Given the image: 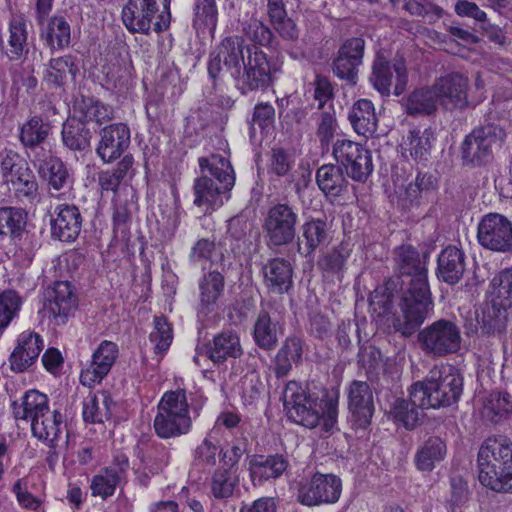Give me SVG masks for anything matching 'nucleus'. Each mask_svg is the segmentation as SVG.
I'll use <instances>...</instances> for the list:
<instances>
[{
	"instance_id": "1",
	"label": "nucleus",
	"mask_w": 512,
	"mask_h": 512,
	"mask_svg": "<svg viewBox=\"0 0 512 512\" xmlns=\"http://www.w3.org/2000/svg\"><path fill=\"white\" fill-rule=\"evenodd\" d=\"M283 404L287 417L296 424L313 429L322 423L325 432L332 431L338 418V397L326 390L307 392L297 382L287 383L283 392Z\"/></svg>"
},
{
	"instance_id": "2",
	"label": "nucleus",
	"mask_w": 512,
	"mask_h": 512,
	"mask_svg": "<svg viewBox=\"0 0 512 512\" xmlns=\"http://www.w3.org/2000/svg\"><path fill=\"white\" fill-rule=\"evenodd\" d=\"M200 175L193 183L194 205L214 211L230 199L235 185L234 169L228 158L211 154L198 159Z\"/></svg>"
},
{
	"instance_id": "3",
	"label": "nucleus",
	"mask_w": 512,
	"mask_h": 512,
	"mask_svg": "<svg viewBox=\"0 0 512 512\" xmlns=\"http://www.w3.org/2000/svg\"><path fill=\"white\" fill-rule=\"evenodd\" d=\"M397 301L400 315L394 317L392 325L403 337L415 334L434 312V301L427 279L399 283L393 298Z\"/></svg>"
},
{
	"instance_id": "4",
	"label": "nucleus",
	"mask_w": 512,
	"mask_h": 512,
	"mask_svg": "<svg viewBox=\"0 0 512 512\" xmlns=\"http://www.w3.org/2000/svg\"><path fill=\"white\" fill-rule=\"evenodd\" d=\"M477 463L482 485L493 491L512 493V443L506 437L486 439L479 449Z\"/></svg>"
},
{
	"instance_id": "5",
	"label": "nucleus",
	"mask_w": 512,
	"mask_h": 512,
	"mask_svg": "<svg viewBox=\"0 0 512 512\" xmlns=\"http://www.w3.org/2000/svg\"><path fill=\"white\" fill-rule=\"evenodd\" d=\"M426 258V255L421 257L419 251L411 245L396 247L394 250L395 275L374 291L371 304L378 305L383 313L390 312L399 283L428 278Z\"/></svg>"
},
{
	"instance_id": "6",
	"label": "nucleus",
	"mask_w": 512,
	"mask_h": 512,
	"mask_svg": "<svg viewBox=\"0 0 512 512\" xmlns=\"http://www.w3.org/2000/svg\"><path fill=\"white\" fill-rule=\"evenodd\" d=\"M418 391L414 397L429 409L455 405L463 394L464 379L453 365H441L431 369L422 380L414 383Z\"/></svg>"
},
{
	"instance_id": "7",
	"label": "nucleus",
	"mask_w": 512,
	"mask_h": 512,
	"mask_svg": "<svg viewBox=\"0 0 512 512\" xmlns=\"http://www.w3.org/2000/svg\"><path fill=\"white\" fill-rule=\"evenodd\" d=\"M154 430L158 437L170 439L187 434L192 427L189 404L183 389L166 391L157 405Z\"/></svg>"
},
{
	"instance_id": "8",
	"label": "nucleus",
	"mask_w": 512,
	"mask_h": 512,
	"mask_svg": "<svg viewBox=\"0 0 512 512\" xmlns=\"http://www.w3.org/2000/svg\"><path fill=\"white\" fill-rule=\"evenodd\" d=\"M281 67L278 56L268 54L256 45H247L244 66L236 83L243 93L266 91L277 81Z\"/></svg>"
},
{
	"instance_id": "9",
	"label": "nucleus",
	"mask_w": 512,
	"mask_h": 512,
	"mask_svg": "<svg viewBox=\"0 0 512 512\" xmlns=\"http://www.w3.org/2000/svg\"><path fill=\"white\" fill-rule=\"evenodd\" d=\"M299 221L297 207L287 202L268 207L262 223L267 247L278 251L294 243Z\"/></svg>"
},
{
	"instance_id": "10",
	"label": "nucleus",
	"mask_w": 512,
	"mask_h": 512,
	"mask_svg": "<svg viewBox=\"0 0 512 512\" xmlns=\"http://www.w3.org/2000/svg\"><path fill=\"white\" fill-rule=\"evenodd\" d=\"M0 175L10 192L21 202L32 203L38 195V183L28 163L12 150L0 154Z\"/></svg>"
},
{
	"instance_id": "11",
	"label": "nucleus",
	"mask_w": 512,
	"mask_h": 512,
	"mask_svg": "<svg viewBox=\"0 0 512 512\" xmlns=\"http://www.w3.org/2000/svg\"><path fill=\"white\" fill-rule=\"evenodd\" d=\"M417 342L426 355L443 358L460 350L461 330L454 321L441 318L420 330Z\"/></svg>"
},
{
	"instance_id": "12",
	"label": "nucleus",
	"mask_w": 512,
	"mask_h": 512,
	"mask_svg": "<svg viewBox=\"0 0 512 512\" xmlns=\"http://www.w3.org/2000/svg\"><path fill=\"white\" fill-rule=\"evenodd\" d=\"M133 454L136 458L133 466L134 483L141 488H148L152 478L163 473L170 464V449L156 440L139 439Z\"/></svg>"
},
{
	"instance_id": "13",
	"label": "nucleus",
	"mask_w": 512,
	"mask_h": 512,
	"mask_svg": "<svg viewBox=\"0 0 512 512\" xmlns=\"http://www.w3.org/2000/svg\"><path fill=\"white\" fill-rule=\"evenodd\" d=\"M342 493V480L332 473L315 472L297 486V501L308 507L335 504Z\"/></svg>"
},
{
	"instance_id": "14",
	"label": "nucleus",
	"mask_w": 512,
	"mask_h": 512,
	"mask_svg": "<svg viewBox=\"0 0 512 512\" xmlns=\"http://www.w3.org/2000/svg\"><path fill=\"white\" fill-rule=\"evenodd\" d=\"M246 44L240 36H228L210 52L207 71L210 79L219 78L223 68L237 82L246 59Z\"/></svg>"
},
{
	"instance_id": "15",
	"label": "nucleus",
	"mask_w": 512,
	"mask_h": 512,
	"mask_svg": "<svg viewBox=\"0 0 512 512\" xmlns=\"http://www.w3.org/2000/svg\"><path fill=\"white\" fill-rule=\"evenodd\" d=\"M333 155L346 176L355 182L366 183L374 171L371 151L357 142L338 139Z\"/></svg>"
},
{
	"instance_id": "16",
	"label": "nucleus",
	"mask_w": 512,
	"mask_h": 512,
	"mask_svg": "<svg viewBox=\"0 0 512 512\" xmlns=\"http://www.w3.org/2000/svg\"><path fill=\"white\" fill-rule=\"evenodd\" d=\"M348 416L347 422L355 432L370 429L375 412L374 395L366 381L353 380L346 388Z\"/></svg>"
},
{
	"instance_id": "17",
	"label": "nucleus",
	"mask_w": 512,
	"mask_h": 512,
	"mask_svg": "<svg viewBox=\"0 0 512 512\" xmlns=\"http://www.w3.org/2000/svg\"><path fill=\"white\" fill-rule=\"evenodd\" d=\"M477 241L486 250L511 254L512 221L496 212L483 215L477 226Z\"/></svg>"
},
{
	"instance_id": "18",
	"label": "nucleus",
	"mask_w": 512,
	"mask_h": 512,
	"mask_svg": "<svg viewBox=\"0 0 512 512\" xmlns=\"http://www.w3.org/2000/svg\"><path fill=\"white\" fill-rule=\"evenodd\" d=\"M393 73H395L396 80L394 94L400 96L405 91L408 83L405 61L391 63L382 53L377 52L372 62L369 82L382 97H388L391 94Z\"/></svg>"
},
{
	"instance_id": "19",
	"label": "nucleus",
	"mask_w": 512,
	"mask_h": 512,
	"mask_svg": "<svg viewBox=\"0 0 512 512\" xmlns=\"http://www.w3.org/2000/svg\"><path fill=\"white\" fill-rule=\"evenodd\" d=\"M253 223L242 214L232 217L228 221L226 235L219 243L221 249L218 262L225 265L231 257L239 258L250 254L252 247Z\"/></svg>"
},
{
	"instance_id": "20",
	"label": "nucleus",
	"mask_w": 512,
	"mask_h": 512,
	"mask_svg": "<svg viewBox=\"0 0 512 512\" xmlns=\"http://www.w3.org/2000/svg\"><path fill=\"white\" fill-rule=\"evenodd\" d=\"M365 45L362 37H351L342 43L332 63V70L336 77L351 85L357 83L359 67L363 64Z\"/></svg>"
},
{
	"instance_id": "21",
	"label": "nucleus",
	"mask_w": 512,
	"mask_h": 512,
	"mask_svg": "<svg viewBox=\"0 0 512 512\" xmlns=\"http://www.w3.org/2000/svg\"><path fill=\"white\" fill-rule=\"evenodd\" d=\"M497 140L494 130H471L461 144L463 165L481 167L492 158V146Z\"/></svg>"
},
{
	"instance_id": "22",
	"label": "nucleus",
	"mask_w": 512,
	"mask_h": 512,
	"mask_svg": "<svg viewBox=\"0 0 512 512\" xmlns=\"http://www.w3.org/2000/svg\"><path fill=\"white\" fill-rule=\"evenodd\" d=\"M118 357L119 348L115 342L101 341L93 352L88 366L81 370V383L88 387L100 383L109 374Z\"/></svg>"
},
{
	"instance_id": "23",
	"label": "nucleus",
	"mask_w": 512,
	"mask_h": 512,
	"mask_svg": "<svg viewBox=\"0 0 512 512\" xmlns=\"http://www.w3.org/2000/svg\"><path fill=\"white\" fill-rule=\"evenodd\" d=\"M158 13V0H128L122 8L121 17L131 33L149 34Z\"/></svg>"
},
{
	"instance_id": "24",
	"label": "nucleus",
	"mask_w": 512,
	"mask_h": 512,
	"mask_svg": "<svg viewBox=\"0 0 512 512\" xmlns=\"http://www.w3.org/2000/svg\"><path fill=\"white\" fill-rule=\"evenodd\" d=\"M198 290L196 312L198 319L203 321L217 310L219 300L224 295V275L217 270L204 272L198 280Z\"/></svg>"
},
{
	"instance_id": "25",
	"label": "nucleus",
	"mask_w": 512,
	"mask_h": 512,
	"mask_svg": "<svg viewBox=\"0 0 512 512\" xmlns=\"http://www.w3.org/2000/svg\"><path fill=\"white\" fill-rule=\"evenodd\" d=\"M247 462L253 486H261L266 481L280 478L289 467L287 456L280 453L249 455Z\"/></svg>"
},
{
	"instance_id": "26",
	"label": "nucleus",
	"mask_w": 512,
	"mask_h": 512,
	"mask_svg": "<svg viewBox=\"0 0 512 512\" xmlns=\"http://www.w3.org/2000/svg\"><path fill=\"white\" fill-rule=\"evenodd\" d=\"M82 216L75 205L60 204L55 207L51 217V236L65 243L74 242L82 228Z\"/></svg>"
},
{
	"instance_id": "27",
	"label": "nucleus",
	"mask_w": 512,
	"mask_h": 512,
	"mask_svg": "<svg viewBox=\"0 0 512 512\" xmlns=\"http://www.w3.org/2000/svg\"><path fill=\"white\" fill-rule=\"evenodd\" d=\"M44 307L53 315L58 325L65 324L77 307V296L70 283L55 282L54 286L46 292Z\"/></svg>"
},
{
	"instance_id": "28",
	"label": "nucleus",
	"mask_w": 512,
	"mask_h": 512,
	"mask_svg": "<svg viewBox=\"0 0 512 512\" xmlns=\"http://www.w3.org/2000/svg\"><path fill=\"white\" fill-rule=\"evenodd\" d=\"M43 347V339L39 334L22 332L17 338V346L9 357L11 370L16 373L27 370L36 362Z\"/></svg>"
},
{
	"instance_id": "29",
	"label": "nucleus",
	"mask_w": 512,
	"mask_h": 512,
	"mask_svg": "<svg viewBox=\"0 0 512 512\" xmlns=\"http://www.w3.org/2000/svg\"><path fill=\"white\" fill-rule=\"evenodd\" d=\"M437 99L440 98L447 109L468 106V78L460 73H451L441 77L434 85Z\"/></svg>"
},
{
	"instance_id": "30",
	"label": "nucleus",
	"mask_w": 512,
	"mask_h": 512,
	"mask_svg": "<svg viewBox=\"0 0 512 512\" xmlns=\"http://www.w3.org/2000/svg\"><path fill=\"white\" fill-rule=\"evenodd\" d=\"M262 274L263 283L271 293L284 294L293 288V267L285 258L269 259L262 266Z\"/></svg>"
},
{
	"instance_id": "31",
	"label": "nucleus",
	"mask_w": 512,
	"mask_h": 512,
	"mask_svg": "<svg viewBox=\"0 0 512 512\" xmlns=\"http://www.w3.org/2000/svg\"><path fill=\"white\" fill-rule=\"evenodd\" d=\"M466 270V255L454 245L445 247L437 258L436 276L438 280L449 284H457Z\"/></svg>"
},
{
	"instance_id": "32",
	"label": "nucleus",
	"mask_w": 512,
	"mask_h": 512,
	"mask_svg": "<svg viewBox=\"0 0 512 512\" xmlns=\"http://www.w3.org/2000/svg\"><path fill=\"white\" fill-rule=\"evenodd\" d=\"M280 334L279 320L270 309L261 305L252 332L255 344L262 350L271 351L278 345Z\"/></svg>"
},
{
	"instance_id": "33",
	"label": "nucleus",
	"mask_w": 512,
	"mask_h": 512,
	"mask_svg": "<svg viewBox=\"0 0 512 512\" xmlns=\"http://www.w3.org/2000/svg\"><path fill=\"white\" fill-rule=\"evenodd\" d=\"M73 117L83 125L95 123L99 126L105 124L102 128H127L123 123H108L113 118L112 108L91 98H82L76 102Z\"/></svg>"
},
{
	"instance_id": "34",
	"label": "nucleus",
	"mask_w": 512,
	"mask_h": 512,
	"mask_svg": "<svg viewBox=\"0 0 512 512\" xmlns=\"http://www.w3.org/2000/svg\"><path fill=\"white\" fill-rule=\"evenodd\" d=\"M49 398L46 394L31 389L26 391L20 398V401L11 403V413L15 420L30 422L43 417L44 413L49 412Z\"/></svg>"
},
{
	"instance_id": "35",
	"label": "nucleus",
	"mask_w": 512,
	"mask_h": 512,
	"mask_svg": "<svg viewBox=\"0 0 512 512\" xmlns=\"http://www.w3.org/2000/svg\"><path fill=\"white\" fill-rule=\"evenodd\" d=\"M80 69L78 59L72 54L51 58L46 65L43 80L53 88H64L69 80L75 82Z\"/></svg>"
},
{
	"instance_id": "36",
	"label": "nucleus",
	"mask_w": 512,
	"mask_h": 512,
	"mask_svg": "<svg viewBox=\"0 0 512 512\" xmlns=\"http://www.w3.org/2000/svg\"><path fill=\"white\" fill-rule=\"evenodd\" d=\"M300 231L297 251L301 256L312 259L316 249L328 239L327 221L321 218L309 219L302 224Z\"/></svg>"
},
{
	"instance_id": "37",
	"label": "nucleus",
	"mask_w": 512,
	"mask_h": 512,
	"mask_svg": "<svg viewBox=\"0 0 512 512\" xmlns=\"http://www.w3.org/2000/svg\"><path fill=\"white\" fill-rule=\"evenodd\" d=\"M205 353L214 364H223L229 358H239L243 354V350L238 334L226 330L213 337V340L207 345Z\"/></svg>"
},
{
	"instance_id": "38",
	"label": "nucleus",
	"mask_w": 512,
	"mask_h": 512,
	"mask_svg": "<svg viewBox=\"0 0 512 512\" xmlns=\"http://www.w3.org/2000/svg\"><path fill=\"white\" fill-rule=\"evenodd\" d=\"M508 308L491 303L483 310L481 322L471 323L466 327V334L471 336L480 329L482 335H503L507 329Z\"/></svg>"
},
{
	"instance_id": "39",
	"label": "nucleus",
	"mask_w": 512,
	"mask_h": 512,
	"mask_svg": "<svg viewBox=\"0 0 512 512\" xmlns=\"http://www.w3.org/2000/svg\"><path fill=\"white\" fill-rule=\"evenodd\" d=\"M37 170L40 177L48 182L50 190L70 189L73 178L65 163L58 157L49 156L39 160Z\"/></svg>"
},
{
	"instance_id": "40",
	"label": "nucleus",
	"mask_w": 512,
	"mask_h": 512,
	"mask_svg": "<svg viewBox=\"0 0 512 512\" xmlns=\"http://www.w3.org/2000/svg\"><path fill=\"white\" fill-rule=\"evenodd\" d=\"M416 391L418 390L413 384L409 390V400L398 398L391 408L394 421L403 425L407 430H412L419 425L422 416L421 411L429 409L414 397Z\"/></svg>"
},
{
	"instance_id": "41",
	"label": "nucleus",
	"mask_w": 512,
	"mask_h": 512,
	"mask_svg": "<svg viewBox=\"0 0 512 512\" xmlns=\"http://www.w3.org/2000/svg\"><path fill=\"white\" fill-rule=\"evenodd\" d=\"M64 427L62 413L54 409L44 413L42 418L33 421L31 433L38 440L45 442L49 448H56Z\"/></svg>"
},
{
	"instance_id": "42",
	"label": "nucleus",
	"mask_w": 512,
	"mask_h": 512,
	"mask_svg": "<svg viewBox=\"0 0 512 512\" xmlns=\"http://www.w3.org/2000/svg\"><path fill=\"white\" fill-rule=\"evenodd\" d=\"M446 454V442L439 436H430L417 448L414 463L419 471L430 472L444 460Z\"/></svg>"
},
{
	"instance_id": "43",
	"label": "nucleus",
	"mask_w": 512,
	"mask_h": 512,
	"mask_svg": "<svg viewBox=\"0 0 512 512\" xmlns=\"http://www.w3.org/2000/svg\"><path fill=\"white\" fill-rule=\"evenodd\" d=\"M229 114L221 107L204 104L190 110L185 117V128H224L228 124Z\"/></svg>"
},
{
	"instance_id": "44",
	"label": "nucleus",
	"mask_w": 512,
	"mask_h": 512,
	"mask_svg": "<svg viewBox=\"0 0 512 512\" xmlns=\"http://www.w3.org/2000/svg\"><path fill=\"white\" fill-rule=\"evenodd\" d=\"M343 172L339 164H324L317 169L316 183L327 197L336 198L347 190L348 181Z\"/></svg>"
},
{
	"instance_id": "45",
	"label": "nucleus",
	"mask_w": 512,
	"mask_h": 512,
	"mask_svg": "<svg viewBox=\"0 0 512 512\" xmlns=\"http://www.w3.org/2000/svg\"><path fill=\"white\" fill-rule=\"evenodd\" d=\"M115 402L107 392L97 395H90L83 401L82 417L85 423H104L112 417V409Z\"/></svg>"
},
{
	"instance_id": "46",
	"label": "nucleus",
	"mask_w": 512,
	"mask_h": 512,
	"mask_svg": "<svg viewBox=\"0 0 512 512\" xmlns=\"http://www.w3.org/2000/svg\"><path fill=\"white\" fill-rule=\"evenodd\" d=\"M130 144V130H103L97 154L104 162H112L121 156Z\"/></svg>"
},
{
	"instance_id": "47",
	"label": "nucleus",
	"mask_w": 512,
	"mask_h": 512,
	"mask_svg": "<svg viewBox=\"0 0 512 512\" xmlns=\"http://www.w3.org/2000/svg\"><path fill=\"white\" fill-rule=\"evenodd\" d=\"M10 240L11 252L15 261L23 267L32 263L36 251L40 247L39 238L28 226Z\"/></svg>"
},
{
	"instance_id": "48",
	"label": "nucleus",
	"mask_w": 512,
	"mask_h": 512,
	"mask_svg": "<svg viewBox=\"0 0 512 512\" xmlns=\"http://www.w3.org/2000/svg\"><path fill=\"white\" fill-rule=\"evenodd\" d=\"M303 353V342L299 337H288L273 360V371L277 378L286 377L292 362H298Z\"/></svg>"
},
{
	"instance_id": "49",
	"label": "nucleus",
	"mask_w": 512,
	"mask_h": 512,
	"mask_svg": "<svg viewBox=\"0 0 512 512\" xmlns=\"http://www.w3.org/2000/svg\"><path fill=\"white\" fill-rule=\"evenodd\" d=\"M41 36L51 52L63 50L71 43L70 24L63 16H53Z\"/></svg>"
},
{
	"instance_id": "50",
	"label": "nucleus",
	"mask_w": 512,
	"mask_h": 512,
	"mask_svg": "<svg viewBox=\"0 0 512 512\" xmlns=\"http://www.w3.org/2000/svg\"><path fill=\"white\" fill-rule=\"evenodd\" d=\"M437 94L434 88H421L413 91L405 100L404 107L408 115L425 117L437 110Z\"/></svg>"
},
{
	"instance_id": "51",
	"label": "nucleus",
	"mask_w": 512,
	"mask_h": 512,
	"mask_svg": "<svg viewBox=\"0 0 512 512\" xmlns=\"http://www.w3.org/2000/svg\"><path fill=\"white\" fill-rule=\"evenodd\" d=\"M192 27L199 33H213L218 23V6L216 0H193Z\"/></svg>"
},
{
	"instance_id": "52",
	"label": "nucleus",
	"mask_w": 512,
	"mask_h": 512,
	"mask_svg": "<svg viewBox=\"0 0 512 512\" xmlns=\"http://www.w3.org/2000/svg\"><path fill=\"white\" fill-rule=\"evenodd\" d=\"M28 226V213L20 207H0V241L11 239Z\"/></svg>"
},
{
	"instance_id": "53",
	"label": "nucleus",
	"mask_w": 512,
	"mask_h": 512,
	"mask_svg": "<svg viewBox=\"0 0 512 512\" xmlns=\"http://www.w3.org/2000/svg\"><path fill=\"white\" fill-rule=\"evenodd\" d=\"M133 202L121 200L120 197L113 200L112 226L114 238L123 242L130 239Z\"/></svg>"
},
{
	"instance_id": "54",
	"label": "nucleus",
	"mask_w": 512,
	"mask_h": 512,
	"mask_svg": "<svg viewBox=\"0 0 512 512\" xmlns=\"http://www.w3.org/2000/svg\"><path fill=\"white\" fill-rule=\"evenodd\" d=\"M9 49L6 52L8 58L12 61L21 58L27 51V24L22 16H13L9 22Z\"/></svg>"
},
{
	"instance_id": "55",
	"label": "nucleus",
	"mask_w": 512,
	"mask_h": 512,
	"mask_svg": "<svg viewBox=\"0 0 512 512\" xmlns=\"http://www.w3.org/2000/svg\"><path fill=\"white\" fill-rule=\"evenodd\" d=\"M350 254L351 249L348 245L341 243L320 257L318 260V267L327 275L340 277L344 273Z\"/></svg>"
},
{
	"instance_id": "56",
	"label": "nucleus",
	"mask_w": 512,
	"mask_h": 512,
	"mask_svg": "<svg viewBox=\"0 0 512 512\" xmlns=\"http://www.w3.org/2000/svg\"><path fill=\"white\" fill-rule=\"evenodd\" d=\"M489 286L491 303L508 309L512 307V268L497 273Z\"/></svg>"
},
{
	"instance_id": "57",
	"label": "nucleus",
	"mask_w": 512,
	"mask_h": 512,
	"mask_svg": "<svg viewBox=\"0 0 512 512\" xmlns=\"http://www.w3.org/2000/svg\"><path fill=\"white\" fill-rule=\"evenodd\" d=\"M295 160L293 149L274 145L268 156L267 172L278 178L288 176L295 166Z\"/></svg>"
},
{
	"instance_id": "58",
	"label": "nucleus",
	"mask_w": 512,
	"mask_h": 512,
	"mask_svg": "<svg viewBox=\"0 0 512 512\" xmlns=\"http://www.w3.org/2000/svg\"><path fill=\"white\" fill-rule=\"evenodd\" d=\"M245 37L250 41L248 45H256L257 47L275 49L278 41L273 31L258 19H250L243 26Z\"/></svg>"
},
{
	"instance_id": "59",
	"label": "nucleus",
	"mask_w": 512,
	"mask_h": 512,
	"mask_svg": "<svg viewBox=\"0 0 512 512\" xmlns=\"http://www.w3.org/2000/svg\"><path fill=\"white\" fill-rule=\"evenodd\" d=\"M121 480L122 479L118 477V472L104 467L91 479V495L94 497H101L103 500H106L114 495Z\"/></svg>"
},
{
	"instance_id": "60",
	"label": "nucleus",
	"mask_w": 512,
	"mask_h": 512,
	"mask_svg": "<svg viewBox=\"0 0 512 512\" xmlns=\"http://www.w3.org/2000/svg\"><path fill=\"white\" fill-rule=\"evenodd\" d=\"M348 119L352 128H376L378 124L374 105L368 99L358 100L352 106Z\"/></svg>"
},
{
	"instance_id": "61",
	"label": "nucleus",
	"mask_w": 512,
	"mask_h": 512,
	"mask_svg": "<svg viewBox=\"0 0 512 512\" xmlns=\"http://www.w3.org/2000/svg\"><path fill=\"white\" fill-rule=\"evenodd\" d=\"M22 298L15 290L0 292V336L11 321L18 317L21 310Z\"/></svg>"
},
{
	"instance_id": "62",
	"label": "nucleus",
	"mask_w": 512,
	"mask_h": 512,
	"mask_svg": "<svg viewBox=\"0 0 512 512\" xmlns=\"http://www.w3.org/2000/svg\"><path fill=\"white\" fill-rule=\"evenodd\" d=\"M238 484L237 478L232 477L229 469H216L211 477L210 492L217 500L230 498Z\"/></svg>"
},
{
	"instance_id": "63",
	"label": "nucleus",
	"mask_w": 512,
	"mask_h": 512,
	"mask_svg": "<svg viewBox=\"0 0 512 512\" xmlns=\"http://www.w3.org/2000/svg\"><path fill=\"white\" fill-rule=\"evenodd\" d=\"M484 413L492 422L500 421L512 413V396L507 392L490 394L484 405Z\"/></svg>"
},
{
	"instance_id": "64",
	"label": "nucleus",
	"mask_w": 512,
	"mask_h": 512,
	"mask_svg": "<svg viewBox=\"0 0 512 512\" xmlns=\"http://www.w3.org/2000/svg\"><path fill=\"white\" fill-rule=\"evenodd\" d=\"M149 339L154 344L156 354L163 355L168 351L173 340V330L164 316L154 318V329L151 331Z\"/></svg>"
}]
</instances>
